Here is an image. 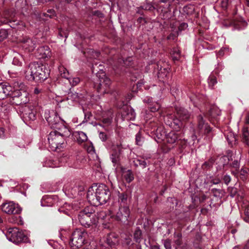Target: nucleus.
<instances>
[{"label":"nucleus","mask_w":249,"mask_h":249,"mask_svg":"<svg viewBox=\"0 0 249 249\" xmlns=\"http://www.w3.org/2000/svg\"><path fill=\"white\" fill-rule=\"evenodd\" d=\"M23 85L21 83L18 86V84L15 83L14 87L10 85L0 83V100H3L8 96L12 98L13 103L17 105L22 104H26L29 101L28 94L24 90H22Z\"/></svg>","instance_id":"obj_1"},{"label":"nucleus","mask_w":249,"mask_h":249,"mask_svg":"<svg viewBox=\"0 0 249 249\" xmlns=\"http://www.w3.org/2000/svg\"><path fill=\"white\" fill-rule=\"evenodd\" d=\"M110 196L111 193L108 187L104 184L90 187L87 195L89 202L95 206L107 203L110 199Z\"/></svg>","instance_id":"obj_2"},{"label":"nucleus","mask_w":249,"mask_h":249,"mask_svg":"<svg viewBox=\"0 0 249 249\" xmlns=\"http://www.w3.org/2000/svg\"><path fill=\"white\" fill-rule=\"evenodd\" d=\"M24 73L28 80L42 82L47 78L49 71L43 64L34 62L30 64L26 68Z\"/></svg>","instance_id":"obj_3"},{"label":"nucleus","mask_w":249,"mask_h":249,"mask_svg":"<svg viewBox=\"0 0 249 249\" xmlns=\"http://www.w3.org/2000/svg\"><path fill=\"white\" fill-rule=\"evenodd\" d=\"M50 133L48 140L50 147L52 151H61L66 146V139L71 135V132L68 135L64 133V129H57Z\"/></svg>","instance_id":"obj_4"},{"label":"nucleus","mask_w":249,"mask_h":249,"mask_svg":"<svg viewBox=\"0 0 249 249\" xmlns=\"http://www.w3.org/2000/svg\"><path fill=\"white\" fill-rule=\"evenodd\" d=\"M78 217L81 224L85 227H89L92 224H95L98 222V218L92 206L87 207L81 211Z\"/></svg>","instance_id":"obj_5"},{"label":"nucleus","mask_w":249,"mask_h":249,"mask_svg":"<svg viewBox=\"0 0 249 249\" xmlns=\"http://www.w3.org/2000/svg\"><path fill=\"white\" fill-rule=\"evenodd\" d=\"M45 118L52 128L56 129H63L65 135L69 134V129L65 125L64 122L56 112L53 110H47L45 112Z\"/></svg>","instance_id":"obj_6"},{"label":"nucleus","mask_w":249,"mask_h":249,"mask_svg":"<svg viewBox=\"0 0 249 249\" xmlns=\"http://www.w3.org/2000/svg\"><path fill=\"white\" fill-rule=\"evenodd\" d=\"M177 116L176 118L172 115H167L164 117V120L167 124L174 126L176 125L179 128L181 125L180 121H186L190 117V114L188 111L185 108L179 107L176 108Z\"/></svg>","instance_id":"obj_7"},{"label":"nucleus","mask_w":249,"mask_h":249,"mask_svg":"<svg viewBox=\"0 0 249 249\" xmlns=\"http://www.w3.org/2000/svg\"><path fill=\"white\" fill-rule=\"evenodd\" d=\"M88 232L83 229H76L71 234L69 244L72 249H78L87 243Z\"/></svg>","instance_id":"obj_8"},{"label":"nucleus","mask_w":249,"mask_h":249,"mask_svg":"<svg viewBox=\"0 0 249 249\" xmlns=\"http://www.w3.org/2000/svg\"><path fill=\"white\" fill-rule=\"evenodd\" d=\"M39 107L33 104H30L21 107L20 115L24 121H34L36 118V114Z\"/></svg>","instance_id":"obj_9"},{"label":"nucleus","mask_w":249,"mask_h":249,"mask_svg":"<svg viewBox=\"0 0 249 249\" xmlns=\"http://www.w3.org/2000/svg\"><path fill=\"white\" fill-rule=\"evenodd\" d=\"M5 235L9 241L15 244L25 242L27 240V237L24 233L17 228L8 229Z\"/></svg>","instance_id":"obj_10"},{"label":"nucleus","mask_w":249,"mask_h":249,"mask_svg":"<svg viewBox=\"0 0 249 249\" xmlns=\"http://www.w3.org/2000/svg\"><path fill=\"white\" fill-rule=\"evenodd\" d=\"M96 75L99 81V84L97 89L98 92L101 94L108 93L111 84L110 80L107 77L105 72L101 69H100L96 73Z\"/></svg>","instance_id":"obj_11"},{"label":"nucleus","mask_w":249,"mask_h":249,"mask_svg":"<svg viewBox=\"0 0 249 249\" xmlns=\"http://www.w3.org/2000/svg\"><path fill=\"white\" fill-rule=\"evenodd\" d=\"M14 15L10 11H6L1 16L0 20V25L3 24H7L9 23L10 26L12 28H16L18 30H22L25 27V24L22 21H19L17 20H11L12 18Z\"/></svg>","instance_id":"obj_12"},{"label":"nucleus","mask_w":249,"mask_h":249,"mask_svg":"<svg viewBox=\"0 0 249 249\" xmlns=\"http://www.w3.org/2000/svg\"><path fill=\"white\" fill-rule=\"evenodd\" d=\"M2 211L7 214H18L20 213L21 209L18 204L13 201L4 203L1 206Z\"/></svg>","instance_id":"obj_13"},{"label":"nucleus","mask_w":249,"mask_h":249,"mask_svg":"<svg viewBox=\"0 0 249 249\" xmlns=\"http://www.w3.org/2000/svg\"><path fill=\"white\" fill-rule=\"evenodd\" d=\"M197 132L200 135L209 133L212 131L211 127L209 124L205 122L201 115L197 117Z\"/></svg>","instance_id":"obj_14"},{"label":"nucleus","mask_w":249,"mask_h":249,"mask_svg":"<svg viewBox=\"0 0 249 249\" xmlns=\"http://www.w3.org/2000/svg\"><path fill=\"white\" fill-rule=\"evenodd\" d=\"M129 214L130 211L128 207H119L116 214V218L117 220L125 224L128 222Z\"/></svg>","instance_id":"obj_15"},{"label":"nucleus","mask_w":249,"mask_h":249,"mask_svg":"<svg viewBox=\"0 0 249 249\" xmlns=\"http://www.w3.org/2000/svg\"><path fill=\"white\" fill-rule=\"evenodd\" d=\"M19 41L22 43V47L28 52L33 51L36 48V42L27 36L22 37Z\"/></svg>","instance_id":"obj_16"},{"label":"nucleus","mask_w":249,"mask_h":249,"mask_svg":"<svg viewBox=\"0 0 249 249\" xmlns=\"http://www.w3.org/2000/svg\"><path fill=\"white\" fill-rule=\"evenodd\" d=\"M36 56L39 59H46L50 58L51 52L47 46H43L38 48L36 52Z\"/></svg>","instance_id":"obj_17"},{"label":"nucleus","mask_w":249,"mask_h":249,"mask_svg":"<svg viewBox=\"0 0 249 249\" xmlns=\"http://www.w3.org/2000/svg\"><path fill=\"white\" fill-rule=\"evenodd\" d=\"M122 151V148L118 145H117L116 149H114L112 151L110 155V158L112 162L114 164L118 165L119 164L121 158Z\"/></svg>","instance_id":"obj_18"},{"label":"nucleus","mask_w":249,"mask_h":249,"mask_svg":"<svg viewBox=\"0 0 249 249\" xmlns=\"http://www.w3.org/2000/svg\"><path fill=\"white\" fill-rule=\"evenodd\" d=\"M132 59L131 57H128L125 60L120 59L118 60V64L114 67V70L116 71V73H119V71H123L124 65L128 66L130 65Z\"/></svg>","instance_id":"obj_19"},{"label":"nucleus","mask_w":249,"mask_h":249,"mask_svg":"<svg viewBox=\"0 0 249 249\" xmlns=\"http://www.w3.org/2000/svg\"><path fill=\"white\" fill-rule=\"evenodd\" d=\"M122 177L127 183L131 182L134 179V176L130 170L122 168Z\"/></svg>","instance_id":"obj_20"},{"label":"nucleus","mask_w":249,"mask_h":249,"mask_svg":"<svg viewBox=\"0 0 249 249\" xmlns=\"http://www.w3.org/2000/svg\"><path fill=\"white\" fill-rule=\"evenodd\" d=\"M119 207H128V195L125 193H121L118 195Z\"/></svg>","instance_id":"obj_21"},{"label":"nucleus","mask_w":249,"mask_h":249,"mask_svg":"<svg viewBox=\"0 0 249 249\" xmlns=\"http://www.w3.org/2000/svg\"><path fill=\"white\" fill-rule=\"evenodd\" d=\"M152 99L151 98L148 97L146 99H144L143 101L148 104V107L149 108L150 111L154 112L159 109L160 108V105L158 103H155L154 104H152Z\"/></svg>","instance_id":"obj_22"},{"label":"nucleus","mask_w":249,"mask_h":249,"mask_svg":"<svg viewBox=\"0 0 249 249\" xmlns=\"http://www.w3.org/2000/svg\"><path fill=\"white\" fill-rule=\"evenodd\" d=\"M74 137L79 143L84 142L88 140V137L86 134L83 131L75 132Z\"/></svg>","instance_id":"obj_23"},{"label":"nucleus","mask_w":249,"mask_h":249,"mask_svg":"<svg viewBox=\"0 0 249 249\" xmlns=\"http://www.w3.org/2000/svg\"><path fill=\"white\" fill-rule=\"evenodd\" d=\"M124 118L128 120H133L135 118L136 114L134 110L131 107H127V112L123 114Z\"/></svg>","instance_id":"obj_24"},{"label":"nucleus","mask_w":249,"mask_h":249,"mask_svg":"<svg viewBox=\"0 0 249 249\" xmlns=\"http://www.w3.org/2000/svg\"><path fill=\"white\" fill-rule=\"evenodd\" d=\"M178 139V136L177 134L174 132H172L169 133L166 136V140L168 143H175Z\"/></svg>","instance_id":"obj_25"},{"label":"nucleus","mask_w":249,"mask_h":249,"mask_svg":"<svg viewBox=\"0 0 249 249\" xmlns=\"http://www.w3.org/2000/svg\"><path fill=\"white\" fill-rule=\"evenodd\" d=\"M242 138L244 142L247 144H249V131L248 128L244 127L242 130Z\"/></svg>","instance_id":"obj_26"},{"label":"nucleus","mask_w":249,"mask_h":249,"mask_svg":"<svg viewBox=\"0 0 249 249\" xmlns=\"http://www.w3.org/2000/svg\"><path fill=\"white\" fill-rule=\"evenodd\" d=\"M22 57L18 53H14L13 64L17 66H20L22 64Z\"/></svg>","instance_id":"obj_27"},{"label":"nucleus","mask_w":249,"mask_h":249,"mask_svg":"<svg viewBox=\"0 0 249 249\" xmlns=\"http://www.w3.org/2000/svg\"><path fill=\"white\" fill-rule=\"evenodd\" d=\"M59 74L63 78L68 79L69 77V71L68 70L63 66H60L58 68Z\"/></svg>","instance_id":"obj_28"},{"label":"nucleus","mask_w":249,"mask_h":249,"mask_svg":"<svg viewBox=\"0 0 249 249\" xmlns=\"http://www.w3.org/2000/svg\"><path fill=\"white\" fill-rule=\"evenodd\" d=\"M226 138L229 144H232L235 142L236 138L235 135L232 132H229L225 134Z\"/></svg>","instance_id":"obj_29"},{"label":"nucleus","mask_w":249,"mask_h":249,"mask_svg":"<svg viewBox=\"0 0 249 249\" xmlns=\"http://www.w3.org/2000/svg\"><path fill=\"white\" fill-rule=\"evenodd\" d=\"M142 237V231L139 229H137L134 233V239L137 242H140Z\"/></svg>","instance_id":"obj_30"},{"label":"nucleus","mask_w":249,"mask_h":249,"mask_svg":"<svg viewBox=\"0 0 249 249\" xmlns=\"http://www.w3.org/2000/svg\"><path fill=\"white\" fill-rule=\"evenodd\" d=\"M68 100H71L73 101L78 102L79 95L77 93H69L67 97Z\"/></svg>","instance_id":"obj_31"},{"label":"nucleus","mask_w":249,"mask_h":249,"mask_svg":"<svg viewBox=\"0 0 249 249\" xmlns=\"http://www.w3.org/2000/svg\"><path fill=\"white\" fill-rule=\"evenodd\" d=\"M44 166H46V167H52V168H54V167H57L59 166V165L57 164L56 162L50 160H47L45 162Z\"/></svg>","instance_id":"obj_32"},{"label":"nucleus","mask_w":249,"mask_h":249,"mask_svg":"<svg viewBox=\"0 0 249 249\" xmlns=\"http://www.w3.org/2000/svg\"><path fill=\"white\" fill-rule=\"evenodd\" d=\"M63 190L66 195H69L71 194L72 196H74L77 192L76 188H71V189L68 188L67 186H65L63 188Z\"/></svg>","instance_id":"obj_33"},{"label":"nucleus","mask_w":249,"mask_h":249,"mask_svg":"<svg viewBox=\"0 0 249 249\" xmlns=\"http://www.w3.org/2000/svg\"><path fill=\"white\" fill-rule=\"evenodd\" d=\"M134 162L136 166H140L142 168H144L146 166V162L142 160L136 159L134 161Z\"/></svg>","instance_id":"obj_34"},{"label":"nucleus","mask_w":249,"mask_h":249,"mask_svg":"<svg viewBox=\"0 0 249 249\" xmlns=\"http://www.w3.org/2000/svg\"><path fill=\"white\" fill-rule=\"evenodd\" d=\"M143 142V138L139 131L136 135V143L138 145H142Z\"/></svg>","instance_id":"obj_35"},{"label":"nucleus","mask_w":249,"mask_h":249,"mask_svg":"<svg viewBox=\"0 0 249 249\" xmlns=\"http://www.w3.org/2000/svg\"><path fill=\"white\" fill-rule=\"evenodd\" d=\"M96 217L99 220H106L109 216H107L106 212L105 211H101L96 215Z\"/></svg>","instance_id":"obj_36"},{"label":"nucleus","mask_w":249,"mask_h":249,"mask_svg":"<svg viewBox=\"0 0 249 249\" xmlns=\"http://www.w3.org/2000/svg\"><path fill=\"white\" fill-rule=\"evenodd\" d=\"M67 80L72 86H76L80 82V79L78 77H69Z\"/></svg>","instance_id":"obj_37"},{"label":"nucleus","mask_w":249,"mask_h":249,"mask_svg":"<svg viewBox=\"0 0 249 249\" xmlns=\"http://www.w3.org/2000/svg\"><path fill=\"white\" fill-rule=\"evenodd\" d=\"M113 245V242L110 240V237H108L107 238L104 244L102 245V246L103 247H105L106 249H110Z\"/></svg>","instance_id":"obj_38"},{"label":"nucleus","mask_w":249,"mask_h":249,"mask_svg":"<svg viewBox=\"0 0 249 249\" xmlns=\"http://www.w3.org/2000/svg\"><path fill=\"white\" fill-rule=\"evenodd\" d=\"M249 172V170L247 168L242 169L240 172V178L243 180L246 179Z\"/></svg>","instance_id":"obj_39"},{"label":"nucleus","mask_w":249,"mask_h":249,"mask_svg":"<svg viewBox=\"0 0 249 249\" xmlns=\"http://www.w3.org/2000/svg\"><path fill=\"white\" fill-rule=\"evenodd\" d=\"M217 83L216 79L213 76L211 75L208 78V84L209 87H213Z\"/></svg>","instance_id":"obj_40"},{"label":"nucleus","mask_w":249,"mask_h":249,"mask_svg":"<svg viewBox=\"0 0 249 249\" xmlns=\"http://www.w3.org/2000/svg\"><path fill=\"white\" fill-rule=\"evenodd\" d=\"M8 35L7 31L4 29L0 30V42L5 39Z\"/></svg>","instance_id":"obj_41"},{"label":"nucleus","mask_w":249,"mask_h":249,"mask_svg":"<svg viewBox=\"0 0 249 249\" xmlns=\"http://www.w3.org/2000/svg\"><path fill=\"white\" fill-rule=\"evenodd\" d=\"M212 191L215 196L221 197L223 196V191L221 190L213 189Z\"/></svg>","instance_id":"obj_42"},{"label":"nucleus","mask_w":249,"mask_h":249,"mask_svg":"<svg viewBox=\"0 0 249 249\" xmlns=\"http://www.w3.org/2000/svg\"><path fill=\"white\" fill-rule=\"evenodd\" d=\"M245 217L244 220L247 222H249V205L247 206L245 209Z\"/></svg>","instance_id":"obj_43"},{"label":"nucleus","mask_w":249,"mask_h":249,"mask_svg":"<svg viewBox=\"0 0 249 249\" xmlns=\"http://www.w3.org/2000/svg\"><path fill=\"white\" fill-rule=\"evenodd\" d=\"M164 246L166 249H171V242L169 239H166L163 241Z\"/></svg>","instance_id":"obj_44"},{"label":"nucleus","mask_w":249,"mask_h":249,"mask_svg":"<svg viewBox=\"0 0 249 249\" xmlns=\"http://www.w3.org/2000/svg\"><path fill=\"white\" fill-rule=\"evenodd\" d=\"M179 33L178 32L177 33H171L168 36L167 39L168 40H175L178 35Z\"/></svg>","instance_id":"obj_45"},{"label":"nucleus","mask_w":249,"mask_h":249,"mask_svg":"<svg viewBox=\"0 0 249 249\" xmlns=\"http://www.w3.org/2000/svg\"><path fill=\"white\" fill-rule=\"evenodd\" d=\"M112 118L110 117H107L106 118H104L103 119V123L105 125H108L110 124L111 123Z\"/></svg>","instance_id":"obj_46"},{"label":"nucleus","mask_w":249,"mask_h":249,"mask_svg":"<svg viewBox=\"0 0 249 249\" xmlns=\"http://www.w3.org/2000/svg\"><path fill=\"white\" fill-rule=\"evenodd\" d=\"M223 180L226 184H228L231 181V177L230 176L226 175L224 176Z\"/></svg>","instance_id":"obj_47"},{"label":"nucleus","mask_w":249,"mask_h":249,"mask_svg":"<svg viewBox=\"0 0 249 249\" xmlns=\"http://www.w3.org/2000/svg\"><path fill=\"white\" fill-rule=\"evenodd\" d=\"M177 238V239H176V240L175 241V243L176 245L178 246L180 245V244L181 243V235L179 234H178Z\"/></svg>","instance_id":"obj_48"},{"label":"nucleus","mask_w":249,"mask_h":249,"mask_svg":"<svg viewBox=\"0 0 249 249\" xmlns=\"http://www.w3.org/2000/svg\"><path fill=\"white\" fill-rule=\"evenodd\" d=\"M188 27V25L186 23H182L180 24L179 26L178 27V30L179 32H180L181 30H184V29H186Z\"/></svg>","instance_id":"obj_49"},{"label":"nucleus","mask_w":249,"mask_h":249,"mask_svg":"<svg viewBox=\"0 0 249 249\" xmlns=\"http://www.w3.org/2000/svg\"><path fill=\"white\" fill-rule=\"evenodd\" d=\"M99 137L102 141H105L107 139V135L104 132H100Z\"/></svg>","instance_id":"obj_50"},{"label":"nucleus","mask_w":249,"mask_h":249,"mask_svg":"<svg viewBox=\"0 0 249 249\" xmlns=\"http://www.w3.org/2000/svg\"><path fill=\"white\" fill-rule=\"evenodd\" d=\"M232 167L235 169H237L239 167V163L237 160H235L232 163Z\"/></svg>","instance_id":"obj_51"},{"label":"nucleus","mask_w":249,"mask_h":249,"mask_svg":"<svg viewBox=\"0 0 249 249\" xmlns=\"http://www.w3.org/2000/svg\"><path fill=\"white\" fill-rule=\"evenodd\" d=\"M228 5V0H222L221 2V7L226 8Z\"/></svg>","instance_id":"obj_52"},{"label":"nucleus","mask_w":249,"mask_h":249,"mask_svg":"<svg viewBox=\"0 0 249 249\" xmlns=\"http://www.w3.org/2000/svg\"><path fill=\"white\" fill-rule=\"evenodd\" d=\"M180 56V53L178 51L176 52V53L173 54V59L174 60H178Z\"/></svg>","instance_id":"obj_53"},{"label":"nucleus","mask_w":249,"mask_h":249,"mask_svg":"<svg viewBox=\"0 0 249 249\" xmlns=\"http://www.w3.org/2000/svg\"><path fill=\"white\" fill-rule=\"evenodd\" d=\"M5 137L4 130L3 128H0V138Z\"/></svg>","instance_id":"obj_54"},{"label":"nucleus","mask_w":249,"mask_h":249,"mask_svg":"<svg viewBox=\"0 0 249 249\" xmlns=\"http://www.w3.org/2000/svg\"><path fill=\"white\" fill-rule=\"evenodd\" d=\"M125 243L127 245H130L131 244V239L129 237L125 238Z\"/></svg>","instance_id":"obj_55"},{"label":"nucleus","mask_w":249,"mask_h":249,"mask_svg":"<svg viewBox=\"0 0 249 249\" xmlns=\"http://www.w3.org/2000/svg\"><path fill=\"white\" fill-rule=\"evenodd\" d=\"M213 184H217L220 183V180L219 179H215L211 181Z\"/></svg>","instance_id":"obj_56"},{"label":"nucleus","mask_w":249,"mask_h":249,"mask_svg":"<svg viewBox=\"0 0 249 249\" xmlns=\"http://www.w3.org/2000/svg\"><path fill=\"white\" fill-rule=\"evenodd\" d=\"M40 91H41V90L40 89H39L38 88H36L34 89V92L36 94H38L40 92Z\"/></svg>","instance_id":"obj_57"},{"label":"nucleus","mask_w":249,"mask_h":249,"mask_svg":"<svg viewBox=\"0 0 249 249\" xmlns=\"http://www.w3.org/2000/svg\"><path fill=\"white\" fill-rule=\"evenodd\" d=\"M151 130L152 133H155V130H156V133H158V129L156 128V126H155L154 128H152Z\"/></svg>","instance_id":"obj_58"},{"label":"nucleus","mask_w":249,"mask_h":249,"mask_svg":"<svg viewBox=\"0 0 249 249\" xmlns=\"http://www.w3.org/2000/svg\"><path fill=\"white\" fill-rule=\"evenodd\" d=\"M151 249H160V248L158 245H154L151 246Z\"/></svg>","instance_id":"obj_59"},{"label":"nucleus","mask_w":249,"mask_h":249,"mask_svg":"<svg viewBox=\"0 0 249 249\" xmlns=\"http://www.w3.org/2000/svg\"><path fill=\"white\" fill-rule=\"evenodd\" d=\"M246 122L247 124H249V114L248 115V116L246 117Z\"/></svg>","instance_id":"obj_60"},{"label":"nucleus","mask_w":249,"mask_h":249,"mask_svg":"<svg viewBox=\"0 0 249 249\" xmlns=\"http://www.w3.org/2000/svg\"><path fill=\"white\" fill-rule=\"evenodd\" d=\"M97 65L95 64V66H93L92 68V71L93 72H94L97 70H95V67H96Z\"/></svg>","instance_id":"obj_61"},{"label":"nucleus","mask_w":249,"mask_h":249,"mask_svg":"<svg viewBox=\"0 0 249 249\" xmlns=\"http://www.w3.org/2000/svg\"><path fill=\"white\" fill-rule=\"evenodd\" d=\"M59 35L60 36V37L63 36L62 31L61 30L59 31Z\"/></svg>","instance_id":"obj_62"},{"label":"nucleus","mask_w":249,"mask_h":249,"mask_svg":"<svg viewBox=\"0 0 249 249\" xmlns=\"http://www.w3.org/2000/svg\"><path fill=\"white\" fill-rule=\"evenodd\" d=\"M20 1H21L22 3H23V2L25 3L26 2V1L25 0H18V3Z\"/></svg>","instance_id":"obj_63"},{"label":"nucleus","mask_w":249,"mask_h":249,"mask_svg":"<svg viewBox=\"0 0 249 249\" xmlns=\"http://www.w3.org/2000/svg\"><path fill=\"white\" fill-rule=\"evenodd\" d=\"M48 12L49 13H54V11L52 10H49L48 11Z\"/></svg>","instance_id":"obj_64"}]
</instances>
